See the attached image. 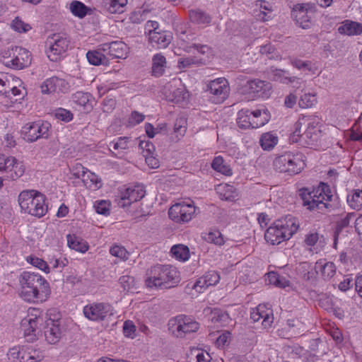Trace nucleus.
Returning <instances> with one entry per match:
<instances>
[{
	"instance_id": "nucleus-1",
	"label": "nucleus",
	"mask_w": 362,
	"mask_h": 362,
	"mask_svg": "<svg viewBox=\"0 0 362 362\" xmlns=\"http://www.w3.org/2000/svg\"><path fill=\"white\" fill-rule=\"evenodd\" d=\"M59 320V314L55 309L49 310L43 317L40 310L33 308L29 310L28 316L21 321V327L24 334L33 339V337L36 336L39 325H42L45 321L43 329L45 340L49 344H55L62 337Z\"/></svg>"
},
{
	"instance_id": "nucleus-2",
	"label": "nucleus",
	"mask_w": 362,
	"mask_h": 362,
	"mask_svg": "<svg viewBox=\"0 0 362 362\" xmlns=\"http://www.w3.org/2000/svg\"><path fill=\"white\" fill-rule=\"evenodd\" d=\"M19 284L20 296L28 302H43L50 293L49 283L39 274L23 272Z\"/></svg>"
},
{
	"instance_id": "nucleus-3",
	"label": "nucleus",
	"mask_w": 362,
	"mask_h": 362,
	"mask_svg": "<svg viewBox=\"0 0 362 362\" xmlns=\"http://www.w3.org/2000/svg\"><path fill=\"white\" fill-rule=\"evenodd\" d=\"M180 281L177 269L168 264H156L146 272L145 285L149 288L167 289L176 286Z\"/></svg>"
},
{
	"instance_id": "nucleus-4",
	"label": "nucleus",
	"mask_w": 362,
	"mask_h": 362,
	"mask_svg": "<svg viewBox=\"0 0 362 362\" xmlns=\"http://www.w3.org/2000/svg\"><path fill=\"white\" fill-rule=\"evenodd\" d=\"M293 129L290 138L293 142L313 146L320 140L321 131L317 118L303 116L294 124Z\"/></svg>"
},
{
	"instance_id": "nucleus-5",
	"label": "nucleus",
	"mask_w": 362,
	"mask_h": 362,
	"mask_svg": "<svg viewBox=\"0 0 362 362\" xmlns=\"http://www.w3.org/2000/svg\"><path fill=\"white\" fill-rule=\"evenodd\" d=\"M298 220L291 215L276 220L269 226L265 233L264 238L272 245H279L281 242L288 240L298 229Z\"/></svg>"
},
{
	"instance_id": "nucleus-6",
	"label": "nucleus",
	"mask_w": 362,
	"mask_h": 362,
	"mask_svg": "<svg viewBox=\"0 0 362 362\" xmlns=\"http://www.w3.org/2000/svg\"><path fill=\"white\" fill-rule=\"evenodd\" d=\"M299 195L303 200V206L309 210L317 209L323 213L328 208L327 203L332 197L329 187L325 183L320 185L312 191L308 188H302L299 190Z\"/></svg>"
},
{
	"instance_id": "nucleus-7",
	"label": "nucleus",
	"mask_w": 362,
	"mask_h": 362,
	"mask_svg": "<svg viewBox=\"0 0 362 362\" xmlns=\"http://www.w3.org/2000/svg\"><path fill=\"white\" fill-rule=\"evenodd\" d=\"M21 211L25 214L40 218L47 211L45 197L35 190H24L18 196Z\"/></svg>"
},
{
	"instance_id": "nucleus-8",
	"label": "nucleus",
	"mask_w": 362,
	"mask_h": 362,
	"mask_svg": "<svg viewBox=\"0 0 362 362\" xmlns=\"http://www.w3.org/2000/svg\"><path fill=\"white\" fill-rule=\"evenodd\" d=\"M273 166L274 170L279 173H287L290 175L298 174L305 167L304 156L301 153L293 154L286 152L274 158Z\"/></svg>"
},
{
	"instance_id": "nucleus-9",
	"label": "nucleus",
	"mask_w": 362,
	"mask_h": 362,
	"mask_svg": "<svg viewBox=\"0 0 362 362\" xmlns=\"http://www.w3.org/2000/svg\"><path fill=\"white\" fill-rule=\"evenodd\" d=\"M170 332L177 338H185L199 329V323L192 316L179 315L168 322Z\"/></svg>"
},
{
	"instance_id": "nucleus-10",
	"label": "nucleus",
	"mask_w": 362,
	"mask_h": 362,
	"mask_svg": "<svg viewBox=\"0 0 362 362\" xmlns=\"http://www.w3.org/2000/svg\"><path fill=\"white\" fill-rule=\"evenodd\" d=\"M317 12L314 3L296 4L291 10V17L297 25L303 29L310 28Z\"/></svg>"
},
{
	"instance_id": "nucleus-11",
	"label": "nucleus",
	"mask_w": 362,
	"mask_h": 362,
	"mask_svg": "<svg viewBox=\"0 0 362 362\" xmlns=\"http://www.w3.org/2000/svg\"><path fill=\"white\" fill-rule=\"evenodd\" d=\"M69 41L64 34L54 33L47 38L46 54L50 61L57 62L67 51Z\"/></svg>"
},
{
	"instance_id": "nucleus-12",
	"label": "nucleus",
	"mask_w": 362,
	"mask_h": 362,
	"mask_svg": "<svg viewBox=\"0 0 362 362\" xmlns=\"http://www.w3.org/2000/svg\"><path fill=\"white\" fill-rule=\"evenodd\" d=\"M196 207L194 202H179L173 204L168 211L171 220L177 223H185L191 221L195 214Z\"/></svg>"
},
{
	"instance_id": "nucleus-13",
	"label": "nucleus",
	"mask_w": 362,
	"mask_h": 362,
	"mask_svg": "<svg viewBox=\"0 0 362 362\" xmlns=\"http://www.w3.org/2000/svg\"><path fill=\"white\" fill-rule=\"evenodd\" d=\"M51 125L47 122L37 121L28 123L22 128L23 138L28 142H34L41 138L47 139Z\"/></svg>"
},
{
	"instance_id": "nucleus-14",
	"label": "nucleus",
	"mask_w": 362,
	"mask_h": 362,
	"mask_svg": "<svg viewBox=\"0 0 362 362\" xmlns=\"http://www.w3.org/2000/svg\"><path fill=\"white\" fill-rule=\"evenodd\" d=\"M0 172L11 180H16L25 173V166L21 161L13 156L0 155Z\"/></svg>"
},
{
	"instance_id": "nucleus-15",
	"label": "nucleus",
	"mask_w": 362,
	"mask_h": 362,
	"mask_svg": "<svg viewBox=\"0 0 362 362\" xmlns=\"http://www.w3.org/2000/svg\"><path fill=\"white\" fill-rule=\"evenodd\" d=\"M211 100L214 103H223L228 96L230 87L225 78H218L211 81L207 85Z\"/></svg>"
},
{
	"instance_id": "nucleus-16",
	"label": "nucleus",
	"mask_w": 362,
	"mask_h": 362,
	"mask_svg": "<svg viewBox=\"0 0 362 362\" xmlns=\"http://www.w3.org/2000/svg\"><path fill=\"white\" fill-rule=\"evenodd\" d=\"M112 306L106 303H93L84 306V316L92 321L104 320L108 315H112Z\"/></svg>"
},
{
	"instance_id": "nucleus-17",
	"label": "nucleus",
	"mask_w": 362,
	"mask_h": 362,
	"mask_svg": "<svg viewBox=\"0 0 362 362\" xmlns=\"http://www.w3.org/2000/svg\"><path fill=\"white\" fill-rule=\"evenodd\" d=\"M145 189L142 185L130 186L120 192L118 205L121 207L129 206L133 202L141 199L145 195Z\"/></svg>"
},
{
	"instance_id": "nucleus-18",
	"label": "nucleus",
	"mask_w": 362,
	"mask_h": 362,
	"mask_svg": "<svg viewBox=\"0 0 362 362\" xmlns=\"http://www.w3.org/2000/svg\"><path fill=\"white\" fill-rule=\"evenodd\" d=\"M244 91L249 94H255L258 97L267 98L272 93L270 83L259 79L248 81L244 86Z\"/></svg>"
},
{
	"instance_id": "nucleus-19",
	"label": "nucleus",
	"mask_w": 362,
	"mask_h": 362,
	"mask_svg": "<svg viewBox=\"0 0 362 362\" xmlns=\"http://www.w3.org/2000/svg\"><path fill=\"white\" fill-rule=\"evenodd\" d=\"M100 49L105 53L106 58H123L127 54V46L122 41H113L101 44Z\"/></svg>"
},
{
	"instance_id": "nucleus-20",
	"label": "nucleus",
	"mask_w": 362,
	"mask_h": 362,
	"mask_svg": "<svg viewBox=\"0 0 362 362\" xmlns=\"http://www.w3.org/2000/svg\"><path fill=\"white\" fill-rule=\"evenodd\" d=\"M40 88L44 94L65 93L69 89V85L64 79L54 76L46 79L40 86Z\"/></svg>"
},
{
	"instance_id": "nucleus-21",
	"label": "nucleus",
	"mask_w": 362,
	"mask_h": 362,
	"mask_svg": "<svg viewBox=\"0 0 362 362\" xmlns=\"http://www.w3.org/2000/svg\"><path fill=\"white\" fill-rule=\"evenodd\" d=\"M11 62L9 68L14 69H23L27 67L31 62L29 52L23 47H15L13 55L11 56Z\"/></svg>"
},
{
	"instance_id": "nucleus-22",
	"label": "nucleus",
	"mask_w": 362,
	"mask_h": 362,
	"mask_svg": "<svg viewBox=\"0 0 362 362\" xmlns=\"http://www.w3.org/2000/svg\"><path fill=\"white\" fill-rule=\"evenodd\" d=\"M315 273H320L323 279L330 280L337 272V267L332 262H327L326 259H320L316 262L315 267Z\"/></svg>"
},
{
	"instance_id": "nucleus-23",
	"label": "nucleus",
	"mask_w": 362,
	"mask_h": 362,
	"mask_svg": "<svg viewBox=\"0 0 362 362\" xmlns=\"http://www.w3.org/2000/svg\"><path fill=\"white\" fill-rule=\"evenodd\" d=\"M252 111L250 110H241L238 113L237 123L241 129L258 128L261 123H255L252 120Z\"/></svg>"
},
{
	"instance_id": "nucleus-24",
	"label": "nucleus",
	"mask_w": 362,
	"mask_h": 362,
	"mask_svg": "<svg viewBox=\"0 0 362 362\" xmlns=\"http://www.w3.org/2000/svg\"><path fill=\"white\" fill-rule=\"evenodd\" d=\"M340 34L346 35H357L362 33V24L358 22L346 20L341 23L338 28Z\"/></svg>"
},
{
	"instance_id": "nucleus-25",
	"label": "nucleus",
	"mask_w": 362,
	"mask_h": 362,
	"mask_svg": "<svg viewBox=\"0 0 362 362\" xmlns=\"http://www.w3.org/2000/svg\"><path fill=\"white\" fill-rule=\"evenodd\" d=\"M172 35L168 32H157L150 34L149 40L153 46L165 48L171 42Z\"/></svg>"
},
{
	"instance_id": "nucleus-26",
	"label": "nucleus",
	"mask_w": 362,
	"mask_h": 362,
	"mask_svg": "<svg viewBox=\"0 0 362 362\" xmlns=\"http://www.w3.org/2000/svg\"><path fill=\"white\" fill-rule=\"evenodd\" d=\"M72 99L75 103L83 107L86 111H90L93 107V98L88 93L78 91L73 94Z\"/></svg>"
},
{
	"instance_id": "nucleus-27",
	"label": "nucleus",
	"mask_w": 362,
	"mask_h": 362,
	"mask_svg": "<svg viewBox=\"0 0 362 362\" xmlns=\"http://www.w3.org/2000/svg\"><path fill=\"white\" fill-rule=\"evenodd\" d=\"M129 138L126 136L119 137L116 141H111L110 143V148H112L115 151H117V153H115L110 148L111 154L115 157L121 158L123 151L129 148Z\"/></svg>"
},
{
	"instance_id": "nucleus-28",
	"label": "nucleus",
	"mask_w": 362,
	"mask_h": 362,
	"mask_svg": "<svg viewBox=\"0 0 362 362\" xmlns=\"http://www.w3.org/2000/svg\"><path fill=\"white\" fill-rule=\"evenodd\" d=\"M165 57L161 54H156L152 59V74L154 76H162L166 67Z\"/></svg>"
},
{
	"instance_id": "nucleus-29",
	"label": "nucleus",
	"mask_w": 362,
	"mask_h": 362,
	"mask_svg": "<svg viewBox=\"0 0 362 362\" xmlns=\"http://www.w3.org/2000/svg\"><path fill=\"white\" fill-rule=\"evenodd\" d=\"M67 244L68 246L76 251L85 252L88 250V246L86 241L76 235H67Z\"/></svg>"
},
{
	"instance_id": "nucleus-30",
	"label": "nucleus",
	"mask_w": 362,
	"mask_h": 362,
	"mask_svg": "<svg viewBox=\"0 0 362 362\" xmlns=\"http://www.w3.org/2000/svg\"><path fill=\"white\" fill-rule=\"evenodd\" d=\"M347 203L353 209L362 210V189H354L348 194Z\"/></svg>"
},
{
	"instance_id": "nucleus-31",
	"label": "nucleus",
	"mask_w": 362,
	"mask_h": 362,
	"mask_svg": "<svg viewBox=\"0 0 362 362\" xmlns=\"http://www.w3.org/2000/svg\"><path fill=\"white\" fill-rule=\"evenodd\" d=\"M170 252L173 257L182 262L188 260L190 256L189 247L182 244L173 245Z\"/></svg>"
},
{
	"instance_id": "nucleus-32",
	"label": "nucleus",
	"mask_w": 362,
	"mask_h": 362,
	"mask_svg": "<svg viewBox=\"0 0 362 362\" xmlns=\"http://www.w3.org/2000/svg\"><path fill=\"white\" fill-rule=\"evenodd\" d=\"M257 309L260 319H262V325L264 328L269 327L273 322L272 310L267 307L266 305L259 304Z\"/></svg>"
},
{
	"instance_id": "nucleus-33",
	"label": "nucleus",
	"mask_w": 362,
	"mask_h": 362,
	"mask_svg": "<svg viewBox=\"0 0 362 362\" xmlns=\"http://www.w3.org/2000/svg\"><path fill=\"white\" fill-rule=\"evenodd\" d=\"M86 57L90 64L95 66L105 64L107 61L105 53L100 49V46L97 50L88 51Z\"/></svg>"
},
{
	"instance_id": "nucleus-34",
	"label": "nucleus",
	"mask_w": 362,
	"mask_h": 362,
	"mask_svg": "<svg viewBox=\"0 0 362 362\" xmlns=\"http://www.w3.org/2000/svg\"><path fill=\"white\" fill-rule=\"evenodd\" d=\"M69 9L74 16L79 18H84L90 11V8L79 1H71Z\"/></svg>"
},
{
	"instance_id": "nucleus-35",
	"label": "nucleus",
	"mask_w": 362,
	"mask_h": 362,
	"mask_svg": "<svg viewBox=\"0 0 362 362\" xmlns=\"http://www.w3.org/2000/svg\"><path fill=\"white\" fill-rule=\"evenodd\" d=\"M259 143L264 150L270 151L277 144L278 137L270 132H267L261 136Z\"/></svg>"
},
{
	"instance_id": "nucleus-36",
	"label": "nucleus",
	"mask_w": 362,
	"mask_h": 362,
	"mask_svg": "<svg viewBox=\"0 0 362 362\" xmlns=\"http://www.w3.org/2000/svg\"><path fill=\"white\" fill-rule=\"evenodd\" d=\"M291 64L298 69L308 71L313 74H315L318 71V67L316 64L310 61H303L301 59H295L291 60Z\"/></svg>"
},
{
	"instance_id": "nucleus-37",
	"label": "nucleus",
	"mask_w": 362,
	"mask_h": 362,
	"mask_svg": "<svg viewBox=\"0 0 362 362\" xmlns=\"http://www.w3.org/2000/svg\"><path fill=\"white\" fill-rule=\"evenodd\" d=\"M211 167L214 170L225 175H232L230 168L224 162V160L221 156H216L214 158L211 163Z\"/></svg>"
},
{
	"instance_id": "nucleus-38",
	"label": "nucleus",
	"mask_w": 362,
	"mask_h": 362,
	"mask_svg": "<svg viewBox=\"0 0 362 362\" xmlns=\"http://www.w3.org/2000/svg\"><path fill=\"white\" fill-rule=\"evenodd\" d=\"M317 102V95L315 93H303L299 99L298 105L301 108H310Z\"/></svg>"
},
{
	"instance_id": "nucleus-39",
	"label": "nucleus",
	"mask_w": 362,
	"mask_h": 362,
	"mask_svg": "<svg viewBox=\"0 0 362 362\" xmlns=\"http://www.w3.org/2000/svg\"><path fill=\"white\" fill-rule=\"evenodd\" d=\"M127 4V0H109L105 4L106 9L110 13H120Z\"/></svg>"
},
{
	"instance_id": "nucleus-40",
	"label": "nucleus",
	"mask_w": 362,
	"mask_h": 362,
	"mask_svg": "<svg viewBox=\"0 0 362 362\" xmlns=\"http://www.w3.org/2000/svg\"><path fill=\"white\" fill-rule=\"evenodd\" d=\"M217 193L221 199L226 201L233 200L235 198L234 188L230 185H220L216 188Z\"/></svg>"
},
{
	"instance_id": "nucleus-41",
	"label": "nucleus",
	"mask_w": 362,
	"mask_h": 362,
	"mask_svg": "<svg viewBox=\"0 0 362 362\" xmlns=\"http://www.w3.org/2000/svg\"><path fill=\"white\" fill-rule=\"evenodd\" d=\"M286 72L281 69H272L269 77L272 80L283 83H291L295 81V77L291 78L285 75Z\"/></svg>"
},
{
	"instance_id": "nucleus-42",
	"label": "nucleus",
	"mask_w": 362,
	"mask_h": 362,
	"mask_svg": "<svg viewBox=\"0 0 362 362\" xmlns=\"http://www.w3.org/2000/svg\"><path fill=\"white\" fill-rule=\"evenodd\" d=\"M189 18L192 22L197 24H209L211 22V17L202 11H191Z\"/></svg>"
},
{
	"instance_id": "nucleus-43",
	"label": "nucleus",
	"mask_w": 362,
	"mask_h": 362,
	"mask_svg": "<svg viewBox=\"0 0 362 362\" xmlns=\"http://www.w3.org/2000/svg\"><path fill=\"white\" fill-rule=\"evenodd\" d=\"M252 120L255 123H261L258 125V127L264 126L269 121L267 110H264L262 112L260 110H256L255 111H252Z\"/></svg>"
},
{
	"instance_id": "nucleus-44",
	"label": "nucleus",
	"mask_w": 362,
	"mask_h": 362,
	"mask_svg": "<svg viewBox=\"0 0 362 362\" xmlns=\"http://www.w3.org/2000/svg\"><path fill=\"white\" fill-rule=\"evenodd\" d=\"M178 67L180 69L182 68H189L193 65H200L203 64L202 60L197 59L195 57H187L180 58L177 62Z\"/></svg>"
},
{
	"instance_id": "nucleus-45",
	"label": "nucleus",
	"mask_w": 362,
	"mask_h": 362,
	"mask_svg": "<svg viewBox=\"0 0 362 362\" xmlns=\"http://www.w3.org/2000/svg\"><path fill=\"white\" fill-rule=\"evenodd\" d=\"M53 114L56 119L64 122H69L74 118V115L70 110L62 107L56 109Z\"/></svg>"
},
{
	"instance_id": "nucleus-46",
	"label": "nucleus",
	"mask_w": 362,
	"mask_h": 362,
	"mask_svg": "<svg viewBox=\"0 0 362 362\" xmlns=\"http://www.w3.org/2000/svg\"><path fill=\"white\" fill-rule=\"evenodd\" d=\"M73 175L76 178H82L84 180V177L87 175L89 177L90 175L93 177L90 178V181L97 184V178L95 175L90 172H88L86 169H85L81 164H77L74 169Z\"/></svg>"
},
{
	"instance_id": "nucleus-47",
	"label": "nucleus",
	"mask_w": 362,
	"mask_h": 362,
	"mask_svg": "<svg viewBox=\"0 0 362 362\" xmlns=\"http://www.w3.org/2000/svg\"><path fill=\"white\" fill-rule=\"evenodd\" d=\"M110 253L115 257H117L124 261L129 258V253L127 250L121 245H115L110 247Z\"/></svg>"
},
{
	"instance_id": "nucleus-48",
	"label": "nucleus",
	"mask_w": 362,
	"mask_h": 362,
	"mask_svg": "<svg viewBox=\"0 0 362 362\" xmlns=\"http://www.w3.org/2000/svg\"><path fill=\"white\" fill-rule=\"evenodd\" d=\"M259 52L262 54L267 55L270 59L279 60L281 58V56L275 52L274 48L270 44L260 46Z\"/></svg>"
},
{
	"instance_id": "nucleus-49",
	"label": "nucleus",
	"mask_w": 362,
	"mask_h": 362,
	"mask_svg": "<svg viewBox=\"0 0 362 362\" xmlns=\"http://www.w3.org/2000/svg\"><path fill=\"white\" fill-rule=\"evenodd\" d=\"M186 122L182 118L177 119L174 125V133L177 140L182 137L186 132Z\"/></svg>"
},
{
	"instance_id": "nucleus-50",
	"label": "nucleus",
	"mask_w": 362,
	"mask_h": 362,
	"mask_svg": "<svg viewBox=\"0 0 362 362\" xmlns=\"http://www.w3.org/2000/svg\"><path fill=\"white\" fill-rule=\"evenodd\" d=\"M110 202L105 200L97 201L94 204L95 211L99 214L105 216L110 214Z\"/></svg>"
},
{
	"instance_id": "nucleus-51",
	"label": "nucleus",
	"mask_w": 362,
	"mask_h": 362,
	"mask_svg": "<svg viewBox=\"0 0 362 362\" xmlns=\"http://www.w3.org/2000/svg\"><path fill=\"white\" fill-rule=\"evenodd\" d=\"M148 11L146 10H138L131 13L129 20L133 23H141L146 19Z\"/></svg>"
},
{
	"instance_id": "nucleus-52",
	"label": "nucleus",
	"mask_w": 362,
	"mask_h": 362,
	"mask_svg": "<svg viewBox=\"0 0 362 362\" xmlns=\"http://www.w3.org/2000/svg\"><path fill=\"white\" fill-rule=\"evenodd\" d=\"M14 47L11 49H4L0 52V62L7 67H9L11 62V56L13 55Z\"/></svg>"
},
{
	"instance_id": "nucleus-53",
	"label": "nucleus",
	"mask_w": 362,
	"mask_h": 362,
	"mask_svg": "<svg viewBox=\"0 0 362 362\" xmlns=\"http://www.w3.org/2000/svg\"><path fill=\"white\" fill-rule=\"evenodd\" d=\"M211 320L214 322L223 323L228 319V315L218 309H214L212 313Z\"/></svg>"
},
{
	"instance_id": "nucleus-54",
	"label": "nucleus",
	"mask_w": 362,
	"mask_h": 362,
	"mask_svg": "<svg viewBox=\"0 0 362 362\" xmlns=\"http://www.w3.org/2000/svg\"><path fill=\"white\" fill-rule=\"evenodd\" d=\"M207 239H208V241H209L215 245H222L225 243L222 234L218 230L214 231V232H210L208 234Z\"/></svg>"
},
{
	"instance_id": "nucleus-55",
	"label": "nucleus",
	"mask_w": 362,
	"mask_h": 362,
	"mask_svg": "<svg viewBox=\"0 0 362 362\" xmlns=\"http://www.w3.org/2000/svg\"><path fill=\"white\" fill-rule=\"evenodd\" d=\"M206 282L209 286H214L218 284L220 281V275L216 271H209L204 275Z\"/></svg>"
},
{
	"instance_id": "nucleus-56",
	"label": "nucleus",
	"mask_w": 362,
	"mask_h": 362,
	"mask_svg": "<svg viewBox=\"0 0 362 362\" xmlns=\"http://www.w3.org/2000/svg\"><path fill=\"white\" fill-rule=\"evenodd\" d=\"M30 262L32 265L44 271L45 272H49V268L47 265V263L42 259L38 257H30Z\"/></svg>"
},
{
	"instance_id": "nucleus-57",
	"label": "nucleus",
	"mask_w": 362,
	"mask_h": 362,
	"mask_svg": "<svg viewBox=\"0 0 362 362\" xmlns=\"http://www.w3.org/2000/svg\"><path fill=\"white\" fill-rule=\"evenodd\" d=\"M139 147L143 150L144 156L155 154V146L151 141H141Z\"/></svg>"
},
{
	"instance_id": "nucleus-58",
	"label": "nucleus",
	"mask_w": 362,
	"mask_h": 362,
	"mask_svg": "<svg viewBox=\"0 0 362 362\" xmlns=\"http://www.w3.org/2000/svg\"><path fill=\"white\" fill-rule=\"evenodd\" d=\"M197 49L198 52L202 54H208L210 52V47L205 45L193 44L192 46H187L184 48V50L187 52H192V49Z\"/></svg>"
},
{
	"instance_id": "nucleus-59",
	"label": "nucleus",
	"mask_w": 362,
	"mask_h": 362,
	"mask_svg": "<svg viewBox=\"0 0 362 362\" xmlns=\"http://www.w3.org/2000/svg\"><path fill=\"white\" fill-rule=\"evenodd\" d=\"M12 28L18 32H27L30 30V26L16 18L12 22Z\"/></svg>"
},
{
	"instance_id": "nucleus-60",
	"label": "nucleus",
	"mask_w": 362,
	"mask_h": 362,
	"mask_svg": "<svg viewBox=\"0 0 362 362\" xmlns=\"http://www.w3.org/2000/svg\"><path fill=\"white\" fill-rule=\"evenodd\" d=\"M207 287H209V285L204 276H203L197 280V281L193 285L192 288L198 293H202L204 290Z\"/></svg>"
},
{
	"instance_id": "nucleus-61",
	"label": "nucleus",
	"mask_w": 362,
	"mask_h": 362,
	"mask_svg": "<svg viewBox=\"0 0 362 362\" xmlns=\"http://www.w3.org/2000/svg\"><path fill=\"white\" fill-rule=\"evenodd\" d=\"M119 281L124 290H129L134 284V279L132 276L124 275L119 278Z\"/></svg>"
},
{
	"instance_id": "nucleus-62",
	"label": "nucleus",
	"mask_w": 362,
	"mask_h": 362,
	"mask_svg": "<svg viewBox=\"0 0 362 362\" xmlns=\"http://www.w3.org/2000/svg\"><path fill=\"white\" fill-rule=\"evenodd\" d=\"M123 331L125 336L132 337L136 331V327L132 322L126 321L124 323Z\"/></svg>"
},
{
	"instance_id": "nucleus-63",
	"label": "nucleus",
	"mask_w": 362,
	"mask_h": 362,
	"mask_svg": "<svg viewBox=\"0 0 362 362\" xmlns=\"http://www.w3.org/2000/svg\"><path fill=\"white\" fill-rule=\"evenodd\" d=\"M144 119V115L138 112H133L131 115V117L129 119V123L131 125H136L139 124Z\"/></svg>"
},
{
	"instance_id": "nucleus-64",
	"label": "nucleus",
	"mask_w": 362,
	"mask_h": 362,
	"mask_svg": "<svg viewBox=\"0 0 362 362\" xmlns=\"http://www.w3.org/2000/svg\"><path fill=\"white\" fill-rule=\"evenodd\" d=\"M355 217V213H348L345 217L341 218V220L337 222V224L340 228H345L349 225L351 220Z\"/></svg>"
}]
</instances>
